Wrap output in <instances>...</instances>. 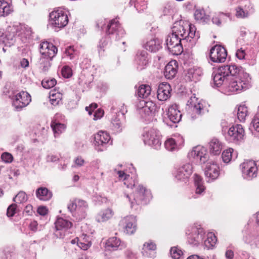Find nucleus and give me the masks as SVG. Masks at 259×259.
Returning <instances> with one entry per match:
<instances>
[{
  "label": "nucleus",
  "instance_id": "f257e3e1",
  "mask_svg": "<svg viewBox=\"0 0 259 259\" xmlns=\"http://www.w3.org/2000/svg\"><path fill=\"white\" fill-rule=\"evenodd\" d=\"M231 71L228 82L224 87L226 93L239 92L247 89L250 79L249 74L235 65H231Z\"/></svg>",
  "mask_w": 259,
  "mask_h": 259
},
{
  "label": "nucleus",
  "instance_id": "f03ea898",
  "mask_svg": "<svg viewBox=\"0 0 259 259\" xmlns=\"http://www.w3.org/2000/svg\"><path fill=\"white\" fill-rule=\"evenodd\" d=\"M195 26L188 22L181 20L174 24L171 32L182 40L183 42L189 41L191 45H195L199 38L196 32Z\"/></svg>",
  "mask_w": 259,
  "mask_h": 259
},
{
  "label": "nucleus",
  "instance_id": "7ed1b4c3",
  "mask_svg": "<svg viewBox=\"0 0 259 259\" xmlns=\"http://www.w3.org/2000/svg\"><path fill=\"white\" fill-rule=\"evenodd\" d=\"M131 203V207L137 209V205L147 204L152 198L151 192L142 185H138L137 191L133 195L125 194Z\"/></svg>",
  "mask_w": 259,
  "mask_h": 259
},
{
  "label": "nucleus",
  "instance_id": "20e7f679",
  "mask_svg": "<svg viewBox=\"0 0 259 259\" xmlns=\"http://www.w3.org/2000/svg\"><path fill=\"white\" fill-rule=\"evenodd\" d=\"M188 105L191 108V113L190 118L192 120H199L201 117L206 114L208 110L204 104L198 101V99L195 96H192L188 101Z\"/></svg>",
  "mask_w": 259,
  "mask_h": 259
},
{
  "label": "nucleus",
  "instance_id": "39448f33",
  "mask_svg": "<svg viewBox=\"0 0 259 259\" xmlns=\"http://www.w3.org/2000/svg\"><path fill=\"white\" fill-rule=\"evenodd\" d=\"M49 23L56 30L63 28L68 24V16L62 10L53 11L50 14Z\"/></svg>",
  "mask_w": 259,
  "mask_h": 259
},
{
  "label": "nucleus",
  "instance_id": "423d86ee",
  "mask_svg": "<svg viewBox=\"0 0 259 259\" xmlns=\"http://www.w3.org/2000/svg\"><path fill=\"white\" fill-rule=\"evenodd\" d=\"M143 141L145 144L158 149L161 145L160 135L158 132L154 128L146 130L143 134Z\"/></svg>",
  "mask_w": 259,
  "mask_h": 259
},
{
  "label": "nucleus",
  "instance_id": "0eeeda50",
  "mask_svg": "<svg viewBox=\"0 0 259 259\" xmlns=\"http://www.w3.org/2000/svg\"><path fill=\"white\" fill-rule=\"evenodd\" d=\"M240 167L244 179L250 180L257 176L258 168L254 161H245L240 164Z\"/></svg>",
  "mask_w": 259,
  "mask_h": 259
},
{
  "label": "nucleus",
  "instance_id": "6e6552de",
  "mask_svg": "<svg viewBox=\"0 0 259 259\" xmlns=\"http://www.w3.org/2000/svg\"><path fill=\"white\" fill-rule=\"evenodd\" d=\"M182 41L181 38L171 32L166 39L167 49L174 55L181 54L183 51Z\"/></svg>",
  "mask_w": 259,
  "mask_h": 259
},
{
  "label": "nucleus",
  "instance_id": "1a4fd4ad",
  "mask_svg": "<svg viewBox=\"0 0 259 259\" xmlns=\"http://www.w3.org/2000/svg\"><path fill=\"white\" fill-rule=\"evenodd\" d=\"M231 72L230 65H224L219 67L213 77L215 85L219 87L223 85L225 80L228 81V79Z\"/></svg>",
  "mask_w": 259,
  "mask_h": 259
},
{
  "label": "nucleus",
  "instance_id": "9d476101",
  "mask_svg": "<svg viewBox=\"0 0 259 259\" xmlns=\"http://www.w3.org/2000/svg\"><path fill=\"white\" fill-rule=\"evenodd\" d=\"M244 130L241 124H236L229 128L226 138L231 142L238 143L243 140Z\"/></svg>",
  "mask_w": 259,
  "mask_h": 259
},
{
  "label": "nucleus",
  "instance_id": "9b49d317",
  "mask_svg": "<svg viewBox=\"0 0 259 259\" xmlns=\"http://www.w3.org/2000/svg\"><path fill=\"white\" fill-rule=\"evenodd\" d=\"M106 33L108 35H111L110 36L111 39L117 40L123 36L124 31L120 27L118 21L113 19L108 25Z\"/></svg>",
  "mask_w": 259,
  "mask_h": 259
},
{
  "label": "nucleus",
  "instance_id": "f8f14e48",
  "mask_svg": "<svg viewBox=\"0 0 259 259\" xmlns=\"http://www.w3.org/2000/svg\"><path fill=\"white\" fill-rule=\"evenodd\" d=\"M227 56V52L226 50L221 46L216 45L210 50V59L213 62H224L226 59Z\"/></svg>",
  "mask_w": 259,
  "mask_h": 259
},
{
  "label": "nucleus",
  "instance_id": "ddd939ff",
  "mask_svg": "<svg viewBox=\"0 0 259 259\" xmlns=\"http://www.w3.org/2000/svg\"><path fill=\"white\" fill-rule=\"evenodd\" d=\"M31 100L30 95L26 92L21 91L15 96L13 105L17 110L27 106Z\"/></svg>",
  "mask_w": 259,
  "mask_h": 259
},
{
  "label": "nucleus",
  "instance_id": "4468645a",
  "mask_svg": "<svg viewBox=\"0 0 259 259\" xmlns=\"http://www.w3.org/2000/svg\"><path fill=\"white\" fill-rule=\"evenodd\" d=\"M189 156L194 158L196 162L204 163L207 160L208 154L204 147L197 146L193 148L189 153Z\"/></svg>",
  "mask_w": 259,
  "mask_h": 259
},
{
  "label": "nucleus",
  "instance_id": "2eb2a0df",
  "mask_svg": "<svg viewBox=\"0 0 259 259\" xmlns=\"http://www.w3.org/2000/svg\"><path fill=\"white\" fill-rule=\"evenodd\" d=\"M192 172V166L191 164L187 163L177 169L174 175L178 181L186 182Z\"/></svg>",
  "mask_w": 259,
  "mask_h": 259
},
{
  "label": "nucleus",
  "instance_id": "dca6fc26",
  "mask_svg": "<svg viewBox=\"0 0 259 259\" xmlns=\"http://www.w3.org/2000/svg\"><path fill=\"white\" fill-rule=\"evenodd\" d=\"M72 226V223L71 222L62 218H58L55 222V235L57 237H63L65 235V231L71 228Z\"/></svg>",
  "mask_w": 259,
  "mask_h": 259
},
{
  "label": "nucleus",
  "instance_id": "f3484780",
  "mask_svg": "<svg viewBox=\"0 0 259 259\" xmlns=\"http://www.w3.org/2000/svg\"><path fill=\"white\" fill-rule=\"evenodd\" d=\"M136 222L135 217L129 215L122 219L120 222V224L123 227L124 233L128 235H132L136 231Z\"/></svg>",
  "mask_w": 259,
  "mask_h": 259
},
{
  "label": "nucleus",
  "instance_id": "a211bd4d",
  "mask_svg": "<svg viewBox=\"0 0 259 259\" xmlns=\"http://www.w3.org/2000/svg\"><path fill=\"white\" fill-rule=\"evenodd\" d=\"M39 51L41 57L53 58L56 56L58 50L52 43L43 41L40 44Z\"/></svg>",
  "mask_w": 259,
  "mask_h": 259
},
{
  "label": "nucleus",
  "instance_id": "6ab92c4d",
  "mask_svg": "<svg viewBox=\"0 0 259 259\" xmlns=\"http://www.w3.org/2000/svg\"><path fill=\"white\" fill-rule=\"evenodd\" d=\"M87 207L88 205L86 202L80 199L74 200L68 206V208L71 212L75 211L77 213H81V218L85 217V212Z\"/></svg>",
  "mask_w": 259,
  "mask_h": 259
},
{
  "label": "nucleus",
  "instance_id": "aec40b11",
  "mask_svg": "<svg viewBox=\"0 0 259 259\" xmlns=\"http://www.w3.org/2000/svg\"><path fill=\"white\" fill-rule=\"evenodd\" d=\"M205 176L209 179L208 181L216 179L219 176V166L213 162H208L204 169Z\"/></svg>",
  "mask_w": 259,
  "mask_h": 259
},
{
  "label": "nucleus",
  "instance_id": "412c9836",
  "mask_svg": "<svg viewBox=\"0 0 259 259\" xmlns=\"http://www.w3.org/2000/svg\"><path fill=\"white\" fill-rule=\"evenodd\" d=\"M95 146L96 147H104L108 143L112 144V141L110 142L111 137L109 134L104 131H99L98 133L95 135Z\"/></svg>",
  "mask_w": 259,
  "mask_h": 259
},
{
  "label": "nucleus",
  "instance_id": "4be33fe9",
  "mask_svg": "<svg viewBox=\"0 0 259 259\" xmlns=\"http://www.w3.org/2000/svg\"><path fill=\"white\" fill-rule=\"evenodd\" d=\"M171 87L168 83H161L158 88L157 98L160 101H166L171 95Z\"/></svg>",
  "mask_w": 259,
  "mask_h": 259
},
{
  "label": "nucleus",
  "instance_id": "5701e85b",
  "mask_svg": "<svg viewBox=\"0 0 259 259\" xmlns=\"http://www.w3.org/2000/svg\"><path fill=\"white\" fill-rule=\"evenodd\" d=\"M178 63L176 60L170 61L165 67L164 75L167 79L173 78L177 73Z\"/></svg>",
  "mask_w": 259,
  "mask_h": 259
},
{
  "label": "nucleus",
  "instance_id": "b1692460",
  "mask_svg": "<svg viewBox=\"0 0 259 259\" xmlns=\"http://www.w3.org/2000/svg\"><path fill=\"white\" fill-rule=\"evenodd\" d=\"M203 236L201 229L194 228L192 234L188 237V241L190 244L197 245L202 241Z\"/></svg>",
  "mask_w": 259,
  "mask_h": 259
},
{
  "label": "nucleus",
  "instance_id": "393cba45",
  "mask_svg": "<svg viewBox=\"0 0 259 259\" xmlns=\"http://www.w3.org/2000/svg\"><path fill=\"white\" fill-rule=\"evenodd\" d=\"M243 239L246 244L252 248H259V230L255 233L246 235Z\"/></svg>",
  "mask_w": 259,
  "mask_h": 259
},
{
  "label": "nucleus",
  "instance_id": "a878e982",
  "mask_svg": "<svg viewBox=\"0 0 259 259\" xmlns=\"http://www.w3.org/2000/svg\"><path fill=\"white\" fill-rule=\"evenodd\" d=\"M156 109V105L151 101L144 102V106L140 109V113L143 117L152 115Z\"/></svg>",
  "mask_w": 259,
  "mask_h": 259
},
{
  "label": "nucleus",
  "instance_id": "bb28decb",
  "mask_svg": "<svg viewBox=\"0 0 259 259\" xmlns=\"http://www.w3.org/2000/svg\"><path fill=\"white\" fill-rule=\"evenodd\" d=\"M167 116L169 120L174 123L179 122L182 117V114L177 105H172L168 108Z\"/></svg>",
  "mask_w": 259,
  "mask_h": 259
},
{
  "label": "nucleus",
  "instance_id": "cd10ccee",
  "mask_svg": "<svg viewBox=\"0 0 259 259\" xmlns=\"http://www.w3.org/2000/svg\"><path fill=\"white\" fill-rule=\"evenodd\" d=\"M223 148V144L220 140L213 138L209 143V149L210 152L213 155L220 154Z\"/></svg>",
  "mask_w": 259,
  "mask_h": 259
},
{
  "label": "nucleus",
  "instance_id": "c85d7f7f",
  "mask_svg": "<svg viewBox=\"0 0 259 259\" xmlns=\"http://www.w3.org/2000/svg\"><path fill=\"white\" fill-rule=\"evenodd\" d=\"M160 41L155 38L148 40L144 45V48L150 52H155L160 48Z\"/></svg>",
  "mask_w": 259,
  "mask_h": 259
},
{
  "label": "nucleus",
  "instance_id": "c756f323",
  "mask_svg": "<svg viewBox=\"0 0 259 259\" xmlns=\"http://www.w3.org/2000/svg\"><path fill=\"white\" fill-rule=\"evenodd\" d=\"M203 74V71L200 67H193L189 69L187 77L191 81H196L199 80V77Z\"/></svg>",
  "mask_w": 259,
  "mask_h": 259
},
{
  "label": "nucleus",
  "instance_id": "7c9ffc66",
  "mask_svg": "<svg viewBox=\"0 0 259 259\" xmlns=\"http://www.w3.org/2000/svg\"><path fill=\"white\" fill-rule=\"evenodd\" d=\"M36 196L40 200L47 201L52 196L51 192L45 187H40L36 191Z\"/></svg>",
  "mask_w": 259,
  "mask_h": 259
},
{
  "label": "nucleus",
  "instance_id": "2f4dec72",
  "mask_svg": "<svg viewBox=\"0 0 259 259\" xmlns=\"http://www.w3.org/2000/svg\"><path fill=\"white\" fill-rule=\"evenodd\" d=\"M107 245L108 247L113 248V250H116L118 248L119 249H122L126 247L125 244L123 243H121L120 239L116 237L110 238L108 240Z\"/></svg>",
  "mask_w": 259,
  "mask_h": 259
},
{
  "label": "nucleus",
  "instance_id": "473e14b6",
  "mask_svg": "<svg viewBox=\"0 0 259 259\" xmlns=\"http://www.w3.org/2000/svg\"><path fill=\"white\" fill-rule=\"evenodd\" d=\"M113 214L111 209L107 208L99 212L96 217V220L98 222H104L111 219Z\"/></svg>",
  "mask_w": 259,
  "mask_h": 259
},
{
  "label": "nucleus",
  "instance_id": "72a5a7b5",
  "mask_svg": "<svg viewBox=\"0 0 259 259\" xmlns=\"http://www.w3.org/2000/svg\"><path fill=\"white\" fill-rule=\"evenodd\" d=\"M13 11L11 6L4 0H0V16H6Z\"/></svg>",
  "mask_w": 259,
  "mask_h": 259
},
{
  "label": "nucleus",
  "instance_id": "f704fd0d",
  "mask_svg": "<svg viewBox=\"0 0 259 259\" xmlns=\"http://www.w3.org/2000/svg\"><path fill=\"white\" fill-rule=\"evenodd\" d=\"M137 62L139 65L145 66L148 63L149 58L147 53L145 51L139 52L137 55Z\"/></svg>",
  "mask_w": 259,
  "mask_h": 259
},
{
  "label": "nucleus",
  "instance_id": "c9c22d12",
  "mask_svg": "<svg viewBox=\"0 0 259 259\" xmlns=\"http://www.w3.org/2000/svg\"><path fill=\"white\" fill-rule=\"evenodd\" d=\"M50 101L51 103L54 106L59 104L62 98V94L59 92L51 91L50 92Z\"/></svg>",
  "mask_w": 259,
  "mask_h": 259
},
{
  "label": "nucleus",
  "instance_id": "e433bc0d",
  "mask_svg": "<svg viewBox=\"0 0 259 259\" xmlns=\"http://www.w3.org/2000/svg\"><path fill=\"white\" fill-rule=\"evenodd\" d=\"M195 19L202 23H207L209 20L208 16L206 15L203 9H197L194 13Z\"/></svg>",
  "mask_w": 259,
  "mask_h": 259
},
{
  "label": "nucleus",
  "instance_id": "4c0bfd02",
  "mask_svg": "<svg viewBox=\"0 0 259 259\" xmlns=\"http://www.w3.org/2000/svg\"><path fill=\"white\" fill-rule=\"evenodd\" d=\"M151 91V88L148 85H141L138 90V95L140 98H146L150 94Z\"/></svg>",
  "mask_w": 259,
  "mask_h": 259
},
{
  "label": "nucleus",
  "instance_id": "58836bf2",
  "mask_svg": "<svg viewBox=\"0 0 259 259\" xmlns=\"http://www.w3.org/2000/svg\"><path fill=\"white\" fill-rule=\"evenodd\" d=\"M217 241V237L213 233L209 232L207 235V239L204 241V245L207 249L213 247Z\"/></svg>",
  "mask_w": 259,
  "mask_h": 259
},
{
  "label": "nucleus",
  "instance_id": "ea45409f",
  "mask_svg": "<svg viewBox=\"0 0 259 259\" xmlns=\"http://www.w3.org/2000/svg\"><path fill=\"white\" fill-rule=\"evenodd\" d=\"M131 5H134V7L139 11H142L147 9V1L146 0H131Z\"/></svg>",
  "mask_w": 259,
  "mask_h": 259
},
{
  "label": "nucleus",
  "instance_id": "a19ab883",
  "mask_svg": "<svg viewBox=\"0 0 259 259\" xmlns=\"http://www.w3.org/2000/svg\"><path fill=\"white\" fill-rule=\"evenodd\" d=\"M194 182L196 186V193L201 194L205 190L201 177L195 174L194 175Z\"/></svg>",
  "mask_w": 259,
  "mask_h": 259
},
{
  "label": "nucleus",
  "instance_id": "79ce46f5",
  "mask_svg": "<svg viewBox=\"0 0 259 259\" xmlns=\"http://www.w3.org/2000/svg\"><path fill=\"white\" fill-rule=\"evenodd\" d=\"M248 115V110L245 105H240L238 107L237 117L238 120L242 122L244 121L246 117Z\"/></svg>",
  "mask_w": 259,
  "mask_h": 259
},
{
  "label": "nucleus",
  "instance_id": "37998d69",
  "mask_svg": "<svg viewBox=\"0 0 259 259\" xmlns=\"http://www.w3.org/2000/svg\"><path fill=\"white\" fill-rule=\"evenodd\" d=\"M112 127L113 130L116 132H121L123 127V123L120 120L117 116H115L111 120Z\"/></svg>",
  "mask_w": 259,
  "mask_h": 259
},
{
  "label": "nucleus",
  "instance_id": "c03bdc74",
  "mask_svg": "<svg viewBox=\"0 0 259 259\" xmlns=\"http://www.w3.org/2000/svg\"><path fill=\"white\" fill-rule=\"evenodd\" d=\"M53 58L41 57L40 58V67L44 72L47 71L51 67L50 61L52 60Z\"/></svg>",
  "mask_w": 259,
  "mask_h": 259
},
{
  "label": "nucleus",
  "instance_id": "a18cd8bd",
  "mask_svg": "<svg viewBox=\"0 0 259 259\" xmlns=\"http://www.w3.org/2000/svg\"><path fill=\"white\" fill-rule=\"evenodd\" d=\"M51 127L55 137L64 132L66 128V125L60 123L53 122L51 124Z\"/></svg>",
  "mask_w": 259,
  "mask_h": 259
},
{
  "label": "nucleus",
  "instance_id": "49530a36",
  "mask_svg": "<svg viewBox=\"0 0 259 259\" xmlns=\"http://www.w3.org/2000/svg\"><path fill=\"white\" fill-rule=\"evenodd\" d=\"M165 148L170 151H172L178 148V144L175 139L169 138L164 143Z\"/></svg>",
  "mask_w": 259,
  "mask_h": 259
},
{
  "label": "nucleus",
  "instance_id": "de8ad7c7",
  "mask_svg": "<svg viewBox=\"0 0 259 259\" xmlns=\"http://www.w3.org/2000/svg\"><path fill=\"white\" fill-rule=\"evenodd\" d=\"M233 149L232 148H229L224 150L222 155L223 161L226 163H229L232 157V153Z\"/></svg>",
  "mask_w": 259,
  "mask_h": 259
},
{
  "label": "nucleus",
  "instance_id": "09e8293b",
  "mask_svg": "<svg viewBox=\"0 0 259 259\" xmlns=\"http://www.w3.org/2000/svg\"><path fill=\"white\" fill-rule=\"evenodd\" d=\"M27 197L26 193L21 191L13 198V201L18 203H22L27 201Z\"/></svg>",
  "mask_w": 259,
  "mask_h": 259
},
{
  "label": "nucleus",
  "instance_id": "8fccbe9b",
  "mask_svg": "<svg viewBox=\"0 0 259 259\" xmlns=\"http://www.w3.org/2000/svg\"><path fill=\"white\" fill-rule=\"evenodd\" d=\"M56 84V80L54 78L44 79L41 82V84L44 88L50 89L54 87Z\"/></svg>",
  "mask_w": 259,
  "mask_h": 259
},
{
  "label": "nucleus",
  "instance_id": "3c124183",
  "mask_svg": "<svg viewBox=\"0 0 259 259\" xmlns=\"http://www.w3.org/2000/svg\"><path fill=\"white\" fill-rule=\"evenodd\" d=\"M171 257L174 259H178L182 255V251L176 247H171L170 250Z\"/></svg>",
  "mask_w": 259,
  "mask_h": 259
},
{
  "label": "nucleus",
  "instance_id": "603ef678",
  "mask_svg": "<svg viewBox=\"0 0 259 259\" xmlns=\"http://www.w3.org/2000/svg\"><path fill=\"white\" fill-rule=\"evenodd\" d=\"M236 16L238 18H244L248 16V12L240 7L236 9Z\"/></svg>",
  "mask_w": 259,
  "mask_h": 259
},
{
  "label": "nucleus",
  "instance_id": "864d4df0",
  "mask_svg": "<svg viewBox=\"0 0 259 259\" xmlns=\"http://www.w3.org/2000/svg\"><path fill=\"white\" fill-rule=\"evenodd\" d=\"M78 246L84 250H87L91 245V242L89 240H81L77 243Z\"/></svg>",
  "mask_w": 259,
  "mask_h": 259
},
{
  "label": "nucleus",
  "instance_id": "5fc2aeb1",
  "mask_svg": "<svg viewBox=\"0 0 259 259\" xmlns=\"http://www.w3.org/2000/svg\"><path fill=\"white\" fill-rule=\"evenodd\" d=\"M156 248V244L151 241L145 242L143 245V249L147 250H155Z\"/></svg>",
  "mask_w": 259,
  "mask_h": 259
},
{
  "label": "nucleus",
  "instance_id": "6e6d98bb",
  "mask_svg": "<svg viewBox=\"0 0 259 259\" xmlns=\"http://www.w3.org/2000/svg\"><path fill=\"white\" fill-rule=\"evenodd\" d=\"M62 74L65 78H69L72 75V70L67 66H64L62 69Z\"/></svg>",
  "mask_w": 259,
  "mask_h": 259
},
{
  "label": "nucleus",
  "instance_id": "4d7b16f0",
  "mask_svg": "<svg viewBox=\"0 0 259 259\" xmlns=\"http://www.w3.org/2000/svg\"><path fill=\"white\" fill-rule=\"evenodd\" d=\"M108 39H109L108 37H106V38H102L100 40V44L98 46V48H99L98 51H99V53L100 54L104 51V48L107 45V44L108 42Z\"/></svg>",
  "mask_w": 259,
  "mask_h": 259
},
{
  "label": "nucleus",
  "instance_id": "13d9d810",
  "mask_svg": "<svg viewBox=\"0 0 259 259\" xmlns=\"http://www.w3.org/2000/svg\"><path fill=\"white\" fill-rule=\"evenodd\" d=\"M1 158L4 162L6 163H11L13 161V156L9 153H4L1 156Z\"/></svg>",
  "mask_w": 259,
  "mask_h": 259
},
{
  "label": "nucleus",
  "instance_id": "bf43d9fd",
  "mask_svg": "<svg viewBox=\"0 0 259 259\" xmlns=\"http://www.w3.org/2000/svg\"><path fill=\"white\" fill-rule=\"evenodd\" d=\"M259 127V118L255 116L250 124V129L253 128L255 131L257 130V129Z\"/></svg>",
  "mask_w": 259,
  "mask_h": 259
},
{
  "label": "nucleus",
  "instance_id": "052dcab7",
  "mask_svg": "<svg viewBox=\"0 0 259 259\" xmlns=\"http://www.w3.org/2000/svg\"><path fill=\"white\" fill-rule=\"evenodd\" d=\"M16 204H11L7 209V214L8 217H13L16 212Z\"/></svg>",
  "mask_w": 259,
  "mask_h": 259
},
{
  "label": "nucleus",
  "instance_id": "680f3d73",
  "mask_svg": "<svg viewBox=\"0 0 259 259\" xmlns=\"http://www.w3.org/2000/svg\"><path fill=\"white\" fill-rule=\"evenodd\" d=\"M234 251L227 248L225 252V257L227 259H233L234 257Z\"/></svg>",
  "mask_w": 259,
  "mask_h": 259
},
{
  "label": "nucleus",
  "instance_id": "e2e57ef3",
  "mask_svg": "<svg viewBox=\"0 0 259 259\" xmlns=\"http://www.w3.org/2000/svg\"><path fill=\"white\" fill-rule=\"evenodd\" d=\"M48 209L45 206H39L37 208V212L41 215H45L48 213Z\"/></svg>",
  "mask_w": 259,
  "mask_h": 259
},
{
  "label": "nucleus",
  "instance_id": "0e129e2a",
  "mask_svg": "<svg viewBox=\"0 0 259 259\" xmlns=\"http://www.w3.org/2000/svg\"><path fill=\"white\" fill-rule=\"evenodd\" d=\"M74 163L77 166H81L84 163V160L81 157H77L74 160Z\"/></svg>",
  "mask_w": 259,
  "mask_h": 259
},
{
  "label": "nucleus",
  "instance_id": "69168bd1",
  "mask_svg": "<svg viewBox=\"0 0 259 259\" xmlns=\"http://www.w3.org/2000/svg\"><path fill=\"white\" fill-rule=\"evenodd\" d=\"M245 55V53L244 51L242 50V48L238 49L236 53V57L240 60L243 59L244 58Z\"/></svg>",
  "mask_w": 259,
  "mask_h": 259
},
{
  "label": "nucleus",
  "instance_id": "338daca9",
  "mask_svg": "<svg viewBox=\"0 0 259 259\" xmlns=\"http://www.w3.org/2000/svg\"><path fill=\"white\" fill-rule=\"evenodd\" d=\"M104 115V111L101 109H98L94 114V120L101 118Z\"/></svg>",
  "mask_w": 259,
  "mask_h": 259
},
{
  "label": "nucleus",
  "instance_id": "774afa93",
  "mask_svg": "<svg viewBox=\"0 0 259 259\" xmlns=\"http://www.w3.org/2000/svg\"><path fill=\"white\" fill-rule=\"evenodd\" d=\"M73 53H74V50L71 47H70L69 48H68L65 51V54H66V56H69L70 57V59H71V60L73 59L74 57Z\"/></svg>",
  "mask_w": 259,
  "mask_h": 259
}]
</instances>
